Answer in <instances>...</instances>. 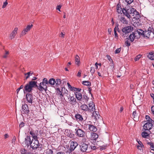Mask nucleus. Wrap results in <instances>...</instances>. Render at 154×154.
Instances as JSON below:
<instances>
[{"label":"nucleus","mask_w":154,"mask_h":154,"mask_svg":"<svg viewBox=\"0 0 154 154\" xmlns=\"http://www.w3.org/2000/svg\"><path fill=\"white\" fill-rule=\"evenodd\" d=\"M37 83L36 81H30L29 82L25 85L23 89L24 92L25 93V91L29 92H31L33 88L38 87Z\"/></svg>","instance_id":"f257e3e1"},{"label":"nucleus","mask_w":154,"mask_h":154,"mask_svg":"<svg viewBox=\"0 0 154 154\" xmlns=\"http://www.w3.org/2000/svg\"><path fill=\"white\" fill-rule=\"evenodd\" d=\"M136 10L133 8H129L127 10L125 9L124 8L122 12L124 15L126 16L128 18L130 19L131 16H133L134 12Z\"/></svg>","instance_id":"f03ea898"},{"label":"nucleus","mask_w":154,"mask_h":154,"mask_svg":"<svg viewBox=\"0 0 154 154\" xmlns=\"http://www.w3.org/2000/svg\"><path fill=\"white\" fill-rule=\"evenodd\" d=\"M144 33L145 37L150 38L154 37V29L152 28L149 27L147 30L144 31Z\"/></svg>","instance_id":"7ed1b4c3"},{"label":"nucleus","mask_w":154,"mask_h":154,"mask_svg":"<svg viewBox=\"0 0 154 154\" xmlns=\"http://www.w3.org/2000/svg\"><path fill=\"white\" fill-rule=\"evenodd\" d=\"M133 30V27L131 26H127L122 29V30L123 33L122 36L123 38H125L127 36V34L131 32Z\"/></svg>","instance_id":"20e7f679"},{"label":"nucleus","mask_w":154,"mask_h":154,"mask_svg":"<svg viewBox=\"0 0 154 154\" xmlns=\"http://www.w3.org/2000/svg\"><path fill=\"white\" fill-rule=\"evenodd\" d=\"M39 146L40 144L38 139H32L30 146L33 149H36Z\"/></svg>","instance_id":"39448f33"},{"label":"nucleus","mask_w":154,"mask_h":154,"mask_svg":"<svg viewBox=\"0 0 154 154\" xmlns=\"http://www.w3.org/2000/svg\"><path fill=\"white\" fill-rule=\"evenodd\" d=\"M75 134L76 136L79 137H85V133L84 131L82 130L79 128V127H77V128L75 129Z\"/></svg>","instance_id":"423d86ee"},{"label":"nucleus","mask_w":154,"mask_h":154,"mask_svg":"<svg viewBox=\"0 0 154 154\" xmlns=\"http://www.w3.org/2000/svg\"><path fill=\"white\" fill-rule=\"evenodd\" d=\"M95 145H96L98 148H100V150H103L105 149L107 147V145L104 144L103 142L102 141H97L96 142Z\"/></svg>","instance_id":"0eeeda50"},{"label":"nucleus","mask_w":154,"mask_h":154,"mask_svg":"<svg viewBox=\"0 0 154 154\" xmlns=\"http://www.w3.org/2000/svg\"><path fill=\"white\" fill-rule=\"evenodd\" d=\"M153 126V124L151 123H146L143 126V128L142 129L143 131H149L151 129Z\"/></svg>","instance_id":"6e6552de"},{"label":"nucleus","mask_w":154,"mask_h":154,"mask_svg":"<svg viewBox=\"0 0 154 154\" xmlns=\"http://www.w3.org/2000/svg\"><path fill=\"white\" fill-rule=\"evenodd\" d=\"M40 91H46L47 90V87L46 85H45V83L42 81L41 82L38 87H36Z\"/></svg>","instance_id":"1a4fd4ad"},{"label":"nucleus","mask_w":154,"mask_h":154,"mask_svg":"<svg viewBox=\"0 0 154 154\" xmlns=\"http://www.w3.org/2000/svg\"><path fill=\"white\" fill-rule=\"evenodd\" d=\"M73 119L75 120L78 122H82V121H85V119H84L82 116L79 113H76L75 114L74 118L72 117Z\"/></svg>","instance_id":"9d476101"},{"label":"nucleus","mask_w":154,"mask_h":154,"mask_svg":"<svg viewBox=\"0 0 154 154\" xmlns=\"http://www.w3.org/2000/svg\"><path fill=\"white\" fill-rule=\"evenodd\" d=\"M25 97L28 102L31 104L32 103L33 96L32 94L28 93L26 94Z\"/></svg>","instance_id":"9b49d317"},{"label":"nucleus","mask_w":154,"mask_h":154,"mask_svg":"<svg viewBox=\"0 0 154 154\" xmlns=\"http://www.w3.org/2000/svg\"><path fill=\"white\" fill-rule=\"evenodd\" d=\"M29 134L33 138L32 139H38V131L37 130H31L29 132Z\"/></svg>","instance_id":"f8f14e48"},{"label":"nucleus","mask_w":154,"mask_h":154,"mask_svg":"<svg viewBox=\"0 0 154 154\" xmlns=\"http://www.w3.org/2000/svg\"><path fill=\"white\" fill-rule=\"evenodd\" d=\"M32 26L33 25L32 24H31V25H28L26 28H25L22 31L21 35L23 36L25 35L28 31L30 30Z\"/></svg>","instance_id":"ddd939ff"},{"label":"nucleus","mask_w":154,"mask_h":154,"mask_svg":"<svg viewBox=\"0 0 154 154\" xmlns=\"http://www.w3.org/2000/svg\"><path fill=\"white\" fill-rule=\"evenodd\" d=\"M128 38L131 42H132L135 39H138L139 38V35H136L135 32H133L129 36Z\"/></svg>","instance_id":"4468645a"},{"label":"nucleus","mask_w":154,"mask_h":154,"mask_svg":"<svg viewBox=\"0 0 154 154\" xmlns=\"http://www.w3.org/2000/svg\"><path fill=\"white\" fill-rule=\"evenodd\" d=\"M88 105V111H90L91 112H92L95 110V105L94 103L92 101H91Z\"/></svg>","instance_id":"2eb2a0df"},{"label":"nucleus","mask_w":154,"mask_h":154,"mask_svg":"<svg viewBox=\"0 0 154 154\" xmlns=\"http://www.w3.org/2000/svg\"><path fill=\"white\" fill-rule=\"evenodd\" d=\"M24 143L27 147L30 146L31 141V140L30 137L29 136H27L25 139Z\"/></svg>","instance_id":"dca6fc26"},{"label":"nucleus","mask_w":154,"mask_h":154,"mask_svg":"<svg viewBox=\"0 0 154 154\" xmlns=\"http://www.w3.org/2000/svg\"><path fill=\"white\" fill-rule=\"evenodd\" d=\"M132 16L134 17L133 18V20L134 21L135 20H136L135 22H138V20L140 17V15L136 11L134 12L133 16Z\"/></svg>","instance_id":"f3484780"},{"label":"nucleus","mask_w":154,"mask_h":154,"mask_svg":"<svg viewBox=\"0 0 154 154\" xmlns=\"http://www.w3.org/2000/svg\"><path fill=\"white\" fill-rule=\"evenodd\" d=\"M22 111L23 113L28 114L29 111L28 106L26 104H24L22 106Z\"/></svg>","instance_id":"a211bd4d"},{"label":"nucleus","mask_w":154,"mask_h":154,"mask_svg":"<svg viewBox=\"0 0 154 154\" xmlns=\"http://www.w3.org/2000/svg\"><path fill=\"white\" fill-rule=\"evenodd\" d=\"M144 31L141 29H138L135 32L136 35H139V38L140 36L144 37Z\"/></svg>","instance_id":"6ab92c4d"},{"label":"nucleus","mask_w":154,"mask_h":154,"mask_svg":"<svg viewBox=\"0 0 154 154\" xmlns=\"http://www.w3.org/2000/svg\"><path fill=\"white\" fill-rule=\"evenodd\" d=\"M88 145L85 143H82L80 145V150L83 152L86 151L88 148Z\"/></svg>","instance_id":"aec40b11"},{"label":"nucleus","mask_w":154,"mask_h":154,"mask_svg":"<svg viewBox=\"0 0 154 154\" xmlns=\"http://www.w3.org/2000/svg\"><path fill=\"white\" fill-rule=\"evenodd\" d=\"M78 144L76 141H72L70 142V147L72 148V150L74 149L78 146Z\"/></svg>","instance_id":"412c9836"},{"label":"nucleus","mask_w":154,"mask_h":154,"mask_svg":"<svg viewBox=\"0 0 154 154\" xmlns=\"http://www.w3.org/2000/svg\"><path fill=\"white\" fill-rule=\"evenodd\" d=\"M92 117L96 120V121L99 118V116H100L99 115V112H98L95 111V110L93 112L92 114Z\"/></svg>","instance_id":"4be33fe9"},{"label":"nucleus","mask_w":154,"mask_h":154,"mask_svg":"<svg viewBox=\"0 0 154 154\" xmlns=\"http://www.w3.org/2000/svg\"><path fill=\"white\" fill-rule=\"evenodd\" d=\"M69 100V101L70 102V103L72 105H74L76 104V99L74 97L73 95Z\"/></svg>","instance_id":"5701e85b"},{"label":"nucleus","mask_w":154,"mask_h":154,"mask_svg":"<svg viewBox=\"0 0 154 154\" xmlns=\"http://www.w3.org/2000/svg\"><path fill=\"white\" fill-rule=\"evenodd\" d=\"M87 125L88 126V129L91 131L96 132L97 130V128L93 125L91 124H88Z\"/></svg>","instance_id":"b1692460"},{"label":"nucleus","mask_w":154,"mask_h":154,"mask_svg":"<svg viewBox=\"0 0 154 154\" xmlns=\"http://www.w3.org/2000/svg\"><path fill=\"white\" fill-rule=\"evenodd\" d=\"M75 95L76 98L78 100L81 101L82 100V97L80 93L78 92H75Z\"/></svg>","instance_id":"393cba45"},{"label":"nucleus","mask_w":154,"mask_h":154,"mask_svg":"<svg viewBox=\"0 0 154 154\" xmlns=\"http://www.w3.org/2000/svg\"><path fill=\"white\" fill-rule=\"evenodd\" d=\"M91 139L92 140H95L98 137V135L95 133H91Z\"/></svg>","instance_id":"a878e982"},{"label":"nucleus","mask_w":154,"mask_h":154,"mask_svg":"<svg viewBox=\"0 0 154 154\" xmlns=\"http://www.w3.org/2000/svg\"><path fill=\"white\" fill-rule=\"evenodd\" d=\"M132 116L134 121H137L138 120L139 116L138 114L137 113L136 111H134L133 112Z\"/></svg>","instance_id":"bb28decb"},{"label":"nucleus","mask_w":154,"mask_h":154,"mask_svg":"<svg viewBox=\"0 0 154 154\" xmlns=\"http://www.w3.org/2000/svg\"><path fill=\"white\" fill-rule=\"evenodd\" d=\"M147 57L149 59L154 60V52L152 51L149 52Z\"/></svg>","instance_id":"cd10ccee"},{"label":"nucleus","mask_w":154,"mask_h":154,"mask_svg":"<svg viewBox=\"0 0 154 154\" xmlns=\"http://www.w3.org/2000/svg\"><path fill=\"white\" fill-rule=\"evenodd\" d=\"M75 64L77 65L78 66H79L80 64V58L79 57L78 55H76L75 56Z\"/></svg>","instance_id":"c85d7f7f"},{"label":"nucleus","mask_w":154,"mask_h":154,"mask_svg":"<svg viewBox=\"0 0 154 154\" xmlns=\"http://www.w3.org/2000/svg\"><path fill=\"white\" fill-rule=\"evenodd\" d=\"M141 136L143 138H148L149 137V134L145 131H143L142 133Z\"/></svg>","instance_id":"c756f323"},{"label":"nucleus","mask_w":154,"mask_h":154,"mask_svg":"<svg viewBox=\"0 0 154 154\" xmlns=\"http://www.w3.org/2000/svg\"><path fill=\"white\" fill-rule=\"evenodd\" d=\"M123 10L122 9V8L121 7L120 5H119V4L117 5V7L116 8V10L117 12L119 14H122L123 13L122 11Z\"/></svg>","instance_id":"7c9ffc66"},{"label":"nucleus","mask_w":154,"mask_h":154,"mask_svg":"<svg viewBox=\"0 0 154 154\" xmlns=\"http://www.w3.org/2000/svg\"><path fill=\"white\" fill-rule=\"evenodd\" d=\"M80 108L81 109L85 111H88V106L87 105L85 104H83L82 105L80 106Z\"/></svg>","instance_id":"2f4dec72"},{"label":"nucleus","mask_w":154,"mask_h":154,"mask_svg":"<svg viewBox=\"0 0 154 154\" xmlns=\"http://www.w3.org/2000/svg\"><path fill=\"white\" fill-rule=\"evenodd\" d=\"M120 21L124 24H127L128 23V21L124 17H121L120 18Z\"/></svg>","instance_id":"473e14b6"},{"label":"nucleus","mask_w":154,"mask_h":154,"mask_svg":"<svg viewBox=\"0 0 154 154\" xmlns=\"http://www.w3.org/2000/svg\"><path fill=\"white\" fill-rule=\"evenodd\" d=\"M55 81L56 82L55 84L57 85H60L62 83V82H64L65 81L64 80H63L61 81L60 79H57Z\"/></svg>","instance_id":"72a5a7b5"},{"label":"nucleus","mask_w":154,"mask_h":154,"mask_svg":"<svg viewBox=\"0 0 154 154\" xmlns=\"http://www.w3.org/2000/svg\"><path fill=\"white\" fill-rule=\"evenodd\" d=\"M55 80L54 78H51L49 80V85L50 84L51 85H53L55 83Z\"/></svg>","instance_id":"f704fd0d"},{"label":"nucleus","mask_w":154,"mask_h":154,"mask_svg":"<svg viewBox=\"0 0 154 154\" xmlns=\"http://www.w3.org/2000/svg\"><path fill=\"white\" fill-rule=\"evenodd\" d=\"M57 94V95H59L61 98L63 97V94L59 88H57L56 89Z\"/></svg>","instance_id":"c9c22d12"},{"label":"nucleus","mask_w":154,"mask_h":154,"mask_svg":"<svg viewBox=\"0 0 154 154\" xmlns=\"http://www.w3.org/2000/svg\"><path fill=\"white\" fill-rule=\"evenodd\" d=\"M66 136L71 138H73L74 137V135L70 131L67 132Z\"/></svg>","instance_id":"e433bc0d"},{"label":"nucleus","mask_w":154,"mask_h":154,"mask_svg":"<svg viewBox=\"0 0 154 154\" xmlns=\"http://www.w3.org/2000/svg\"><path fill=\"white\" fill-rule=\"evenodd\" d=\"M129 40L128 38L125 39V44L126 46H129L130 45L131 43Z\"/></svg>","instance_id":"4c0bfd02"},{"label":"nucleus","mask_w":154,"mask_h":154,"mask_svg":"<svg viewBox=\"0 0 154 154\" xmlns=\"http://www.w3.org/2000/svg\"><path fill=\"white\" fill-rule=\"evenodd\" d=\"M82 84L85 85L90 86L91 85V83L89 81H84L82 82Z\"/></svg>","instance_id":"58836bf2"},{"label":"nucleus","mask_w":154,"mask_h":154,"mask_svg":"<svg viewBox=\"0 0 154 154\" xmlns=\"http://www.w3.org/2000/svg\"><path fill=\"white\" fill-rule=\"evenodd\" d=\"M53 151L51 149H47L44 152L45 154H53Z\"/></svg>","instance_id":"ea45409f"},{"label":"nucleus","mask_w":154,"mask_h":154,"mask_svg":"<svg viewBox=\"0 0 154 154\" xmlns=\"http://www.w3.org/2000/svg\"><path fill=\"white\" fill-rule=\"evenodd\" d=\"M81 89L79 88H77L75 87H73L72 89V91H75V92H79L80 91Z\"/></svg>","instance_id":"a19ab883"},{"label":"nucleus","mask_w":154,"mask_h":154,"mask_svg":"<svg viewBox=\"0 0 154 154\" xmlns=\"http://www.w3.org/2000/svg\"><path fill=\"white\" fill-rule=\"evenodd\" d=\"M95 72V69L94 67H91L90 70V72L92 75H93V74Z\"/></svg>","instance_id":"79ce46f5"},{"label":"nucleus","mask_w":154,"mask_h":154,"mask_svg":"<svg viewBox=\"0 0 154 154\" xmlns=\"http://www.w3.org/2000/svg\"><path fill=\"white\" fill-rule=\"evenodd\" d=\"M18 29L17 28H15L14 30L11 33L15 35L17 33V32Z\"/></svg>","instance_id":"37998d69"},{"label":"nucleus","mask_w":154,"mask_h":154,"mask_svg":"<svg viewBox=\"0 0 154 154\" xmlns=\"http://www.w3.org/2000/svg\"><path fill=\"white\" fill-rule=\"evenodd\" d=\"M142 55L140 54H139L136 56V57L135 58L134 60L136 61L139 60L140 58L141 57Z\"/></svg>","instance_id":"c03bdc74"},{"label":"nucleus","mask_w":154,"mask_h":154,"mask_svg":"<svg viewBox=\"0 0 154 154\" xmlns=\"http://www.w3.org/2000/svg\"><path fill=\"white\" fill-rule=\"evenodd\" d=\"M42 81L43 82L45 83V84L47 85H49V81H48L47 79L46 78H44L42 80Z\"/></svg>","instance_id":"a18cd8bd"},{"label":"nucleus","mask_w":154,"mask_h":154,"mask_svg":"<svg viewBox=\"0 0 154 154\" xmlns=\"http://www.w3.org/2000/svg\"><path fill=\"white\" fill-rule=\"evenodd\" d=\"M83 98L85 100V101L87 103L89 99V98L86 95H84L83 96Z\"/></svg>","instance_id":"49530a36"},{"label":"nucleus","mask_w":154,"mask_h":154,"mask_svg":"<svg viewBox=\"0 0 154 154\" xmlns=\"http://www.w3.org/2000/svg\"><path fill=\"white\" fill-rule=\"evenodd\" d=\"M73 150H74V149L72 150V148H71L70 147V148H69V149L68 148L66 150V152L67 153H68L69 154H70Z\"/></svg>","instance_id":"de8ad7c7"},{"label":"nucleus","mask_w":154,"mask_h":154,"mask_svg":"<svg viewBox=\"0 0 154 154\" xmlns=\"http://www.w3.org/2000/svg\"><path fill=\"white\" fill-rule=\"evenodd\" d=\"M63 90H64V93L63 94V95L64 94L65 95H66L67 94H68L69 93L68 91L66 89H65V88H62V91H63Z\"/></svg>","instance_id":"09e8293b"},{"label":"nucleus","mask_w":154,"mask_h":154,"mask_svg":"<svg viewBox=\"0 0 154 154\" xmlns=\"http://www.w3.org/2000/svg\"><path fill=\"white\" fill-rule=\"evenodd\" d=\"M137 141L138 142V143L139 144V145H140V146H141V147H144V145L143 144L141 141H140L139 140H137Z\"/></svg>","instance_id":"8fccbe9b"},{"label":"nucleus","mask_w":154,"mask_h":154,"mask_svg":"<svg viewBox=\"0 0 154 154\" xmlns=\"http://www.w3.org/2000/svg\"><path fill=\"white\" fill-rule=\"evenodd\" d=\"M147 144L150 146V149L152 148L154 146L153 143L152 142H148L147 143Z\"/></svg>","instance_id":"3c124183"},{"label":"nucleus","mask_w":154,"mask_h":154,"mask_svg":"<svg viewBox=\"0 0 154 154\" xmlns=\"http://www.w3.org/2000/svg\"><path fill=\"white\" fill-rule=\"evenodd\" d=\"M128 4L130 5L134 2V0H125Z\"/></svg>","instance_id":"603ef678"},{"label":"nucleus","mask_w":154,"mask_h":154,"mask_svg":"<svg viewBox=\"0 0 154 154\" xmlns=\"http://www.w3.org/2000/svg\"><path fill=\"white\" fill-rule=\"evenodd\" d=\"M9 54V52L8 51H5V53L4 54V55L3 56V57L4 58H6L8 55Z\"/></svg>","instance_id":"864d4df0"},{"label":"nucleus","mask_w":154,"mask_h":154,"mask_svg":"<svg viewBox=\"0 0 154 154\" xmlns=\"http://www.w3.org/2000/svg\"><path fill=\"white\" fill-rule=\"evenodd\" d=\"M121 50V48H117L115 51V54H118L120 52Z\"/></svg>","instance_id":"5fc2aeb1"},{"label":"nucleus","mask_w":154,"mask_h":154,"mask_svg":"<svg viewBox=\"0 0 154 154\" xmlns=\"http://www.w3.org/2000/svg\"><path fill=\"white\" fill-rule=\"evenodd\" d=\"M8 4V2H7V1H6L5 2H4L3 3V5L2 6V8H5L6 7V6Z\"/></svg>","instance_id":"6e6d98bb"},{"label":"nucleus","mask_w":154,"mask_h":154,"mask_svg":"<svg viewBox=\"0 0 154 154\" xmlns=\"http://www.w3.org/2000/svg\"><path fill=\"white\" fill-rule=\"evenodd\" d=\"M148 122L147 123H152L153 124H154V121L153 120L151 119L150 118V119H149L148 120H147Z\"/></svg>","instance_id":"4d7b16f0"},{"label":"nucleus","mask_w":154,"mask_h":154,"mask_svg":"<svg viewBox=\"0 0 154 154\" xmlns=\"http://www.w3.org/2000/svg\"><path fill=\"white\" fill-rule=\"evenodd\" d=\"M24 75L26 76V80L27 79L29 78L30 76L28 72L26 73H25Z\"/></svg>","instance_id":"13d9d810"},{"label":"nucleus","mask_w":154,"mask_h":154,"mask_svg":"<svg viewBox=\"0 0 154 154\" xmlns=\"http://www.w3.org/2000/svg\"><path fill=\"white\" fill-rule=\"evenodd\" d=\"M91 148L93 150H94L96 149H98V147L96 145H95V146H91Z\"/></svg>","instance_id":"bf43d9fd"},{"label":"nucleus","mask_w":154,"mask_h":154,"mask_svg":"<svg viewBox=\"0 0 154 154\" xmlns=\"http://www.w3.org/2000/svg\"><path fill=\"white\" fill-rule=\"evenodd\" d=\"M24 126V123L23 122H22L19 125V127L21 128Z\"/></svg>","instance_id":"052dcab7"},{"label":"nucleus","mask_w":154,"mask_h":154,"mask_svg":"<svg viewBox=\"0 0 154 154\" xmlns=\"http://www.w3.org/2000/svg\"><path fill=\"white\" fill-rule=\"evenodd\" d=\"M151 109L152 114L154 115V106H152L151 107Z\"/></svg>","instance_id":"680f3d73"},{"label":"nucleus","mask_w":154,"mask_h":154,"mask_svg":"<svg viewBox=\"0 0 154 154\" xmlns=\"http://www.w3.org/2000/svg\"><path fill=\"white\" fill-rule=\"evenodd\" d=\"M61 6L60 5H58L56 7V9L60 11V9L61 8Z\"/></svg>","instance_id":"e2e57ef3"},{"label":"nucleus","mask_w":154,"mask_h":154,"mask_svg":"<svg viewBox=\"0 0 154 154\" xmlns=\"http://www.w3.org/2000/svg\"><path fill=\"white\" fill-rule=\"evenodd\" d=\"M81 71L80 70L78 72L77 74V76L79 77H80L81 76Z\"/></svg>","instance_id":"0e129e2a"},{"label":"nucleus","mask_w":154,"mask_h":154,"mask_svg":"<svg viewBox=\"0 0 154 154\" xmlns=\"http://www.w3.org/2000/svg\"><path fill=\"white\" fill-rule=\"evenodd\" d=\"M106 57L110 61H112V60L111 59V57L109 55H106Z\"/></svg>","instance_id":"69168bd1"},{"label":"nucleus","mask_w":154,"mask_h":154,"mask_svg":"<svg viewBox=\"0 0 154 154\" xmlns=\"http://www.w3.org/2000/svg\"><path fill=\"white\" fill-rule=\"evenodd\" d=\"M67 85H68V87L69 88H70L71 90L72 91V89L73 87L71 86L70 85V84L69 83H67Z\"/></svg>","instance_id":"338daca9"},{"label":"nucleus","mask_w":154,"mask_h":154,"mask_svg":"<svg viewBox=\"0 0 154 154\" xmlns=\"http://www.w3.org/2000/svg\"><path fill=\"white\" fill-rule=\"evenodd\" d=\"M150 149V152L152 153H154V146Z\"/></svg>","instance_id":"774afa93"}]
</instances>
